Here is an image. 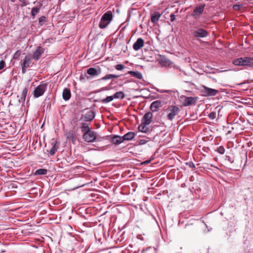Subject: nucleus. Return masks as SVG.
Here are the masks:
<instances>
[{
  "instance_id": "b1692460",
  "label": "nucleus",
  "mask_w": 253,
  "mask_h": 253,
  "mask_svg": "<svg viewBox=\"0 0 253 253\" xmlns=\"http://www.w3.org/2000/svg\"><path fill=\"white\" fill-rule=\"evenodd\" d=\"M120 77V75H117L114 74H108L102 78L100 80L106 81L111 79H116Z\"/></svg>"
},
{
  "instance_id": "bb28decb",
  "label": "nucleus",
  "mask_w": 253,
  "mask_h": 253,
  "mask_svg": "<svg viewBox=\"0 0 253 253\" xmlns=\"http://www.w3.org/2000/svg\"><path fill=\"white\" fill-rule=\"evenodd\" d=\"M28 90V89L27 87H25L23 89L22 93L21 94V96H20V99L21 100H23L24 101H25L26 96H27Z\"/></svg>"
},
{
  "instance_id": "9d476101",
  "label": "nucleus",
  "mask_w": 253,
  "mask_h": 253,
  "mask_svg": "<svg viewBox=\"0 0 253 253\" xmlns=\"http://www.w3.org/2000/svg\"><path fill=\"white\" fill-rule=\"evenodd\" d=\"M205 6V4H200L197 5L193 10L192 16L195 18H198L203 13Z\"/></svg>"
},
{
  "instance_id": "c03bdc74",
  "label": "nucleus",
  "mask_w": 253,
  "mask_h": 253,
  "mask_svg": "<svg viewBox=\"0 0 253 253\" xmlns=\"http://www.w3.org/2000/svg\"><path fill=\"white\" fill-rule=\"evenodd\" d=\"M149 163H150V161L148 160V161H146L143 162L142 164H147Z\"/></svg>"
},
{
  "instance_id": "dca6fc26",
  "label": "nucleus",
  "mask_w": 253,
  "mask_h": 253,
  "mask_svg": "<svg viewBox=\"0 0 253 253\" xmlns=\"http://www.w3.org/2000/svg\"><path fill=\"white\" fill-rule=\"evenodd\" d=\"M162 105V102L160 100H156L153 102L150 105V109L153 112H156Z\"/></svg>"
},
{
  "instance_id": "ddd939ff",
  "label": "nucleus",
  "mask_w": 253,
  "mask_h": 253,
  "mask_svg": "<svg viewBox=\"0 0 253 253\" xmlns=\"http://www.w3.org/2000/svg\"><path fill=\"white\" fill-rule=\"evenodd\" d=\"M153 115L151 112L146 113L143 117L142 123L145 125H149L152 120Z\"/></svg>"
},
{
  "instance_id": "2f4dec72",
  "label": "nucleus",
  "mask_w": 253,
  "mask_h": 253,
  "mask_svg": "<svg viewBox=\"0 0 253 253\" xmlns=\"http://www.w3.org/2000/svg\"><path fill=\"white\" fill-rule=\"evenodd\" d=\"M216 151L220 154H223L225 153V149L223 146L217 148Z\"/></svg>"
},
{
  "instance_id": "423d86ee",
  "label": "nucleus",
  "mask_w": 253,
  "mask_h": 253,
  "mask_svg": "<svg viewBox=\"0 0 253 253\" xmlns=\"http://www.w3.org/2000/svg\"><path fill=\"white\" fill-rule=\"evenodd\" d=\"M32 59V57L31 54L26 55L24 59L21 60L20 62V65L21 66V71L22 74H25L26 72V69L30 66Z\"/></svg>"
},
{
  "instance_id": "a878e982",
  "label": "nucleus",
  "mask_w": 253,
  "mask_h": 253,
  "mask_svg": "<svg viewBox=\"0 0 253 253\" xmlns=\"http://www.w3.org/2000/svg\"><path fill=\"white\" fill-rule=\"evenodd\" d=\"M47 173V170L44 169H40L36 170L34 175H45Z\"/></svg>"
},
{
  "instance_id": "1a4fd4ad",
  "label": "nucleus",
  "mask_w": 253,
  "mask_h": 253,
  "mask_svg": "<svg viewBox=\"0 0 253 253\" xmlns=\"http://www.w3.org/2000/svg\"><path fill=\"white\" fill-rule=\"evenodd\" d=\"M194 37L196 38H204L208 36L209 32L202 28H198L193 32Z\"/></svg>"
},
{
  "instance_id": "ea45409f",
  "label": "nucleus",
  "mask_w": 253,
  "mask_h": 253,
  "mask_svg": "<svg viewBox=\"0 0 253 253\" xmlns=\"http://www.w3.org/2000/svg\"><path fill=\"white\" fill-rule=\"evenodd\" d=\"M68 137L72 139L74 138V134H73V132H69Z\"/></svg>"
},
{
  "instance_id": "39448f33",
  "label": "nucleus",
  "mask_w": 253,
  "mask_h": 253,
  "mask_svg": "<svg viewBox=\"0 0 253 253\" xmlns=\"http://www.w3.org/2000/svg\"><path fill=\"white\" fill-rule=\"evenodd\" d=\"M200 91L203 96L205 97L215 96L218 92L217 90L208 87L204 85L200 86Z\"/></svg>"
},
{
  "instance_id": "4be33fe9",
  "label": "nucleus",
  "mask_w": 253,
  "mask_h": 253,
  "mask_svg": "<svg viewBox=\"0 0 253 253\" xmlns=\"http://www.w3.org/2000/svg\"><path fill=\"white\" fill-rule=\"evenodd\" d=\"M147 125H145L142 123V124L138 126V129L142 132L147 133L149 131V128L147 126Z\"/></svg>"
},
{
  "instance_id": "3c124183",
  "label": "nucleus",
  "mask_w": 253,
  "mask_h": 253,
  "mask_svg": "<svg viewBox=\"0 0 253 253\" xmlns=\"http://www.w3.org/2000/svg\"><path fill=\"white\" fill-rule=\"evenodd\" d=\"M151 247H148V248L146 249L145 251H146V250H148L149 249H151Z\"/></svg>"
},
{
  "instance_id": "2eb2a0df",
  "label": "nucleus",
  "mask_w": 253,
  "mask_h": 253,
  "mask_svg": "<svg viewBox=\"0 0 253 253\" xmlns=\"http://www.w3.org/2000/svg\"><path fill=\"white\" fill-rule=\"evenodd\" d=\"M110 141L112 144L115 145H119L124 141L123 136L118 135L113 136Z\"/></svg>"
},
{
  "instance_id": "7ed1b4c3",
  "label": "nucleus",
  "mask_w": 253,
  "mask_h": 253,
  "mask_svg": "<svg viewBox=\"0 0 253 253\" xmlns=\"http://www.w3.org/2000/svg\"><path fill=\"white\" fill-rule=\"evenodd\" d=\"M47 84L42 81L40 84L35 88L33 92V95L36 98L42 96L43 95L47 89Z\"/></svg>"
},
{
  "instance_id": "393cba45",
  "label": "nucleus",
  "mask_w": 253,
  "mask_h": 253,
  "mask_svg": "<svg viewBox=\"0 0 253 253\" xmlns=\"http://www.w3.org/2000/svg\"><path fill=\"white\" fill-rule=\"evenodd\" d=\"M114 98L123 99L125 97V94L123 91L116 92L113 95Z\"/></svg>"
},
{
  "instance_id": "412c9836",
  "label": "nucleus",
  "mask_w": 253,
  "mask_h": 253,
  "mask_svg": "<svg viewBox=\"0 0 253 253\" xmlns=\"http://www.w3.org/2000/svg\"><path fill=\"white\" fill-rule=\"evenodd\" d=\"M127 74H129L131 76L135 77L138 79H141L142 78V74L138 71H128Z\"/></svg>"
},
{
  "instance_id": "f3484780",
  "label": "nucleus",
  "mask_w": 253,
  "mask_h": 253,
  "mask_svg": "<svg viewBox=\"0 0 253 253\" xmlns=\"http://www.w3.org/2000/svg\"><path fill=\"white\" fill-rule=\"evenodd\" d=\"M86 73L87 74L92 76H98L100 73V71H99L98 70L94 68H88L87 71Z\"/></svg>"
},
{
  "instance_id": "6e6552de",
  "label": "nucleus",
  "mask_w": 253,
  "mask_h": 253,
  "mask_svg": "<svg viewBox=\"0 0 253 253\" xmlns=\"http://www.w3.org/2000/svg\"><path fill=\"white\" fill-rule=\"evenodd\" d=\"M97 137V133L94 130H88L83 134V138L87 142H94Z\"/></svg>"
},
{
  "instance_id": "c9c22d12",
  "label": "nucleus",
  "mask_w": 253,
  "mask_h": 253,
  "mask_svg": "<svg viewBox=\"0 0 253 253\" xmlns=\"http://www.w3.org/2000/svg\"><path fill=\"white\" fill-rule=\"evenodd\" d=\"M243 7V4H235L233 6V8L235 10H239Z\"/></svg>"
},
{
  "instance_id": "37998d69",
  "label": "nucleus",
  "mask_w": 253,
  "mask_h": 253,
  "mask_svg": "<svg viewBox=\"0 0 253 253\" xmlns=\"http://www.w3.org/2000/svg\"><path fill=\"white\" fill-rule=\"evenodd\" d=\"M228 161L229 162H230L231 163H233V160H232L231 158L230 157H228Z\"/></svg>"
},
{
  "instance_id": "4468645a",
  "label": "nucleus",
  "mask_w": 253,
  "mask_h": 253,
  "mask_svg": "<svg viewBox=\"0 0 253 253\" xmlns=\"http://www.w3.org/2000/svg\"><path fill=\"white\" fill-rule=\"evenodd\" d=\"M144 43V40L142 38H140L137 39L133 45V49L135 51L138 50L143 46Z\"/></svg>"
},
{
  "instance_id": "7c9ffc66",
  "label": "nucleus",
  "mask_w": 253,
  "mask_h": 253,
  "mask_svg": "<svg viewBox=\"0 0 253 253\" xmlns=\"http://www.w3.org/2000/svg\"><path fill=\"white\" fill-rule=\"evenodd\" d=\"M21 51L20 50H18L13 55V59L18 60L19 59V57L21 55Z\"/></svg>"
},
{
  "instance_id": "c756f323",
  "label": "nucleus",
  "mask_w": 253,
  "mask_h": 253,
  "mask_svg": "<svg viewBox=\"0 0 253 253\" xmlns=\"http://www.w3.org/2000/svg\"><path fill=\"white\" fill-rule=\"evenodd\" d=\"M58 149V147L56 146V143H55L54 145L52 147L51 149L49 151V154L51 156H52L55 154L56 151H57Z\"/></svg>"
},
{
  "instance_id": "0eeeda50",
  "label": "nucleus",
  "mask_w": 253,
  "mask_h": 253,
  "mask_svg": "<svg viewBox=\"0 0 253 253\" xmlns=\"http://www.w3.org/2000/svg\"><path fill=\"white\" fill-rule=\"evenodd\" d=\"M179 111V109L178 107L174 105L169 106L166 110L168 113V119L170 121H172L178 114Z\"/></svg>"
},
{
  "instance_id": "a19ab883",
  "label": "nucleus",
  "mask_w": 253,
  "mask_h": 253,
  "mask_svg": "<svg viewBox=\"0 0 253 253\" xmlns=\"http://www.w3.org/2000/svg\"><path fill=\"white\" fill-rule=\"evenodd\" d=\"M188 165L191 168H195V165L193 162H190Z\"/></svg>"
},
{
  "instance_id": "79ce46f5",
  "label": "nucleus",
  "mask_w": 253,
  "mask_h": 253,
  "mask_svg": "<svg viewBox=\"0 0 253 253\" xmlns=\"http://www.w3.org/2000/svg\"><path fill=\"white\" fill-rule=\"evenodd\" d=\"M137 238L138 239H140V240H143V238H142V236H141V235H137Z\"/></svg>"
},
{
  "instance_id": "473e14b6",
  "label": "nucleus",
  "mask_w": 253,
  "mask_h": 253,
  "mask_svg": "<svg viewBox=\"0 0 253 253\" xmlns=\"http://www.w3.org/2000/svg\"><path fill=\"white\" fill-rule=\"evenodd\" d=\"M45 20H46V17L44 16H42L40 17L39 19V25L41 26H42L45 22Z\"/></svg>"
},
{
  "instance_id": "aec40b11",
  "label": "nucleus",
  "mask_w": 253,
  "mask_h": 253,
  "mask_svg": "<svg viewBox=\"0 0 253 253\" xmlns=\"http://www.w3.org/2000/svg\"><path fill=\"white\" fill-rule=\"evenodd\" d=\"M42 4L39 2V5L32 8L31 10V16L32 17H35V16L39 13Z\"/></svg>"
},
{
  "instance_id": "8fccbe9b",
  "label": "nucleus",
  "mask_w": 253,
  "mask_h": 253,
  "mask_svg": "<svg viewBox=\"0 0 253 253\" xmlns=\"http://www.w3.org/2000/svg\"><path fill=\"white\" fill-rule=\"evenodd\" d=\"M106 89H107V87H104V88H102L103 90H105Z\"/></svg>"
},
{
  "instance_id": "f03ea898",
  "label": "nucleus",
  "mask_w": 253,
  "mask_h": 253,
  "mask_svg": "<svg viewBox=\"0 0 253 253\" xmlns=\"http://www.w3.org/2000/svg\"><path fill=\"white\" fill-rule=\"evenodd\" d=\"M113 19V14L111 11H108L102 16L99 24L101 29L106 28L111 22Z\"/></svg>"
},
{
  "instance_id": "09e8293b",
  "label": "nucleus",
  "mask_w": 253,
  "mask_h": 253,
  "mask_svg": "<svg viewBox=\"0 0 253 253\" xmlns=\"http://www.w3.org/2000/svg\"><path fill=\"white\" fill-rule=\"evenodd\" d=\"M244 84H245L244 83H242L239 84L238 85L242 86Z\"/></svg>"
},
{
  "instance_id": "f257e3e1",
  "label": "nucleus",
  "mask_w": 253,
  "mask_h": 253,
  "mask_svg": "<svg viewBox=\"0 0 253 253\" xmlns=\"http://www.w3.org/2000/svg\"><path fill=\"white\" fill-rule=\"evenodd\" d=\"M233 64L236 66L251 67L253 66V57L245 56L233 60Z\"/></svg>"
},
{
  "instance_id": "4c0bfd02",
  "label": "nucleus",
  "mask_w": 253,
  "mask_h": 253,
  "mask_svg": "<svg viewBox=\"0 0 253 253\" xmlns=\"http://www.w3.org/2000/svg\"><path fill=\"white\" fill-rule=\"evenodd\" d=\"M5 66V61L3 60L0 61V70H2Z\"/></svg>"
},
{
  "instance_id": "f704fd0d",
  "label": "nucleus",
  "mask_w": 253,
  "mask_h": 253,
  "mask_svg": "<svg viewBox=\"0 0 253 253\" xmlns=\"http://www.w3.org/2000/svg\"><path fill=\"white\" fill-rule=\"evenodd\" d=\"M209 118L211 120H213L216 117V112H211L208 115Z\"/></svg>"
},
{
  "instance_id": "58836bf2",
  "label": "nucleus",
  "mask_w": 253,
  "mask_h": 253,
  "mask_svg": "<svg viewBox=\"0 0 253 253\" xmlns=\"http://www.w3.org/2000/svg\"><path fill=\"white\" fill-rule=\"evenodd\" d=\"M170 21L171 22H173L175 19V16L173 13H171L170 15Z\"/></svg>"
},
{
  "instance_id": "f8f14e48",
  "label": "nucleus",
  "mask_w": 253,
  "mask_h": 253,
  "mask_svg": "<svg viewBox=\"0 0 253 253\" xmlns=\"http://www.w3.org/2000/svg\"><path fill=\"white\" fill-rule=\"evenodd\" d=\"M95 117V113L93 111L89 110L87 111L84 116L83 119L84 121L91 122Z\"/></svg>"
},
{
  "instance_id": "20e7f679",
  "label": "nucleus",
  "mask_w": 253,
  "mask_h": 253,
  "mask_svg": "<svg viewBox=\"0 0 253 253\" xmlns=\"http://www.w3.org/2000/svg\"><path fill=\"white\" fill-rule=\"evenodd\" d=\"M198 97H188L182 95L180 97V100L184 107L194 105L198 100Z\"/></svg>"
},
{
  "instance_id": "e433bc0d",
  "label": "nucleus",
  "mask_w": 253,
  "mask_h": 253,
  "mask_svg": "<svg viewBox=\"0 0 253 253\" xmlns=\"http://www.w3.org/2000/svg\"><path fill=\"white\" fill-rule=\"evenodd\" d=\"M149 140L148 139H140L138 141V144L139 145L145 144Z\"/></svg>"
},
{
  "instance_id": "a18cd8bd",
  "label": "nucleus",
  "mask_w": 253,
  "mask_h": 253,
  "mask_svg": "<svg viewBox=\"0 0 253 253\" xmlns=\"http://www.w3.org/2000/svg\"><path fill=\"white\" fill-rule=\"evenodd\" d=\"M169 91V90H163L162 91H160L161 93H163V92H168Z\"/></svg>"
},
{
  "instance_id": "cd10ccee",
  "label": "nucleus",
  "mask_w": 253,
  "mask_h": 253,
  "mask_svg": "<svg viewBox=\"0 0 253 253\" xmlns=\"http://www.w3.org/2000/svg\"><path fill=\"white\" fill-rule=\"evenodd\" d=\"M81 129L83 132L84 133L88 130H91L87 123H84L82 124Z\"/></svg>"
},
{
  "instance_id": "c85d7f7f",
  "label": "nucleus",
  "mask_w": 253,
  "mask_h": 253,
  "mask_svg": "<svg viewBox=\"0 0 253 253\" xmlns=\"http://www.w3.org/2000/svg\"><path fill=\"white\" fill-rule=\"evenodd\" d=\"M114 99L113 96H107L106 98L102 99L101 102L102 103L105 104L112 101Z\"/></svg>"
},
{
  "instance_id": "9b49d317",
  "label": "nucleus",
  "mask_w": 253,
  "mask_h": 253,
  "mask_svg": "<svg viewBox=\"0 0 253 253\" xmlns=\"http://www.w3.org/2000/svg\"><path fill=\"white\" fill-rule=\"evenodd\" d=\"M44 51L45 49L44 48L41 46H38L36 50L33 52L32 55H31L32 59L37 61L43 54Z\"/></svg>"
},
{
  "instance_id": "5701e85b",
  "label": "nucleus",
  "mask_w": 253,
  "mask_h": 253,
  "mask_svg": "<svg viewBox=\"0 0 253 253\" xmlns=\"http://www.w3.org/2000/svg\"><path fill=\"white\" fill-rule=\"evenodd\" d=\"M161 15V14H160L158 12H154L151 16V22L153 23H157L159 21Z\"/></svg>"
},
{
  "instance_id": "72a5a7b5",
  "label": "nucleus",
  "mask_w": 253,
  "mask_h": 253,
  "mask_svg": "<svg viewBox=\"0 0 253 253\" xmlns=\"http://www.w3.org/2000/svg\"><path fill=\"white\" fill-rule=\"evenodd\" d=\"M115 68L117 70L122 71L125 68V66L123 64H117L115 66Z\"/></svg>"
},
{
  "instance_id": "a211bd4d",
  "label": "nucleus",
  "mask_w": 253,
  "mask_h": 253,
  "mask_svg": "<svg viewBox=\"0 0 253 253\" xmlns=\"http://www.w3.org/2000/svg\"><path fill=\"white\" fill-rule=\"evenodd\" d=\"M135 136V133L132 131H129L125 134L124 136H123V140H132Z\"/></svg>"
},
{
  "instance_id": "6ab92c4d",
  "label": "nucleus",
  "mask_w": 253,
  "mask_h": 253,
  "mask_svg": "<svg viewBox=\"0 0 253 253\" xmlns=\"http://www.w3.org/2000/svg\"><path fill=\"white\" fill-rule=\"evenodd\" d=\"M71 92L69 89L65 88L62 93V97L64 100L67 101L70 99L71 97Z\"/></svg>"
},
{
  "instance_id": "603ef678",
  "label": "nucleus",
  "mask_w": 253,
  "mask_h": 253,
  "mask_svg": "<svg viewBox=\"0 0 253 253\" xmlns=\"http://www.w3.org/2000/svg\"><path fill=\"white\" fill-rule=\"evenodd\" d=\"M144 252V250H143L142 252Z\"/></svg>"
},
{
  "instance_id": "49530a36",
  "label": "nucleus",
  "mask_w": 253,
  "mask_h": 253,
  "mask_svg": "<svg viewBox=\"0 0 253 253\" xmlns=\"http://www.w3.org/2000/svg\"><path fill=\"white\" fill-rule=\"evenodd\" d=\"M84 77L83 75H82L81 76H80V80L81 81H82L83 79H84Z\"/></svg>"
},
{
  "instance_id": "de8ad7c7",
  "label": "nucleus",
  "mask_w": 253,
  "mask_h": 253,
  "mask_svg": "<svg viewBox=\"0 0 253 253\" xmlns=\"http://www.w3.org/2000/svg\"><path fill=\"white\" fill-rule=\"evenodd\" d=\"M85 77H86V78L87 80H90V79H91V77H90L87 76H86V75H85Z\"/></svg>"
}]
</instances>
